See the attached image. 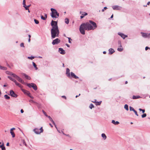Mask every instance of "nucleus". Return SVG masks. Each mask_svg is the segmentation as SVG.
Returning <instances> with one entry per match:
<instances>
[{"label": "nucleus", "mask_w": 150, "mask_h": 150, "mask_svg": "<svg viewBox=\"0 0 150 150\" xmlns=\"http://www.w3.org/2000/svg\"><path fill=\"white\" fill-rule=\"evenodd\" d=\"M90 23L87 22L86 23H82L81 25L79 30L80 33L83 35L85 34V30H93L97 27V25L94 22L89 21Z\"/></svg>", "instance_id": "obj_1"}, {"label": "nucleus", "mask_w": 150, "mask_h": 150, "mask_svg": "<svg viewBox=\"0 0 150 150\" xmlns=\"http://www.w3.org/2000/svg\"><path fill=\"white\" fill-rule=\"evenodd\" d=\"M51 25L52 27L51 30V38L53 39L56 37H59V32L57 21L52 20Z\"/></svg>", "instance_id": "obj_2"}, {"label": "nucleus", "mask_w": 150, "mask_h": 150, "mask_svg": "<svg viewBox=\"0 0 150 150\" xmlns=\"http://www.w3.org/2000/svg\"><path fill=\"white\" fill-rule=\"evenodd\" d=\"M52 13L51 14V17L53 18H57L59 16V13H58L56 10L53 8H51Z\"/></svg>", "instance_id": "obj_3"}, {"label": "nucleus", "mask_w": 150, "mask_h": 150, "mask_svg": "<svg viewBox=\"0 0 150 150\" xmlns=\"http://www.w3.org/2000/svg\"><path fill=\"white\" fill-rule=\"evenodd\" d=\"M10 74L13 77L15 78L19 82L23 84L24 83V81L22 80V79L20 78L18 76L12 73H11Z\"/></svg>", "instance_id": "obj_4"}, {"label": "nucleus", "mask_w": 150, "mask_h": 150, "mask_svg": "<svg viewBox=\"0 0 150 150\" xmlns=\"http://www.w3.org/2000/svg\"><path fill=\"white\" fill-rule=\"evenodd\" d=\"M27 86L29 87H33V88L35 90H36L37 89V87L36 85L33 83H28L27 84Z\"/></svg>", "instance_id": "obj_5"}, {"label": "nucleus", "mask_w": 150, "mask_h": 150, "mask_svg": "<svg viewBox=\"0 0 150 150\" xmlns=\"http://www.w3.org/2000/svg\"><path fill=\"white\" fill-rule=\"evenodd\" d=\"M9 95L12 97L14 98H16L17 96V95L12 90L10 91Z\"/></svg>", "instance_id": "obj_6"}, {"label": "nucleus", "mask_w": 150, "mask_h": 150, "mask_svg": "<svg viewBox=\"0 0 150 150\" xmlns=\"http://www.w3.org/2000/svg\"><path fill=\"white\" fill-rule=\"evenodd\" d=\"M60 40L58 38H57L54 40L52 42V44L53 45L57 44L60 43Z\"/></svg>", "instance_id": "obj_7"}, {"label": "nucleus", "mask_w": 150, "mask_h": 150, "mask_svg": "<svg viewBox=\"0 0 150 150\" xmlns=\"http://www.w3.org/2000/svg\"><path fill=\"white\" fill-rule=\"evenodd\" d=\"M141 33L142 34V36L144 38H150V36L149 35V34L144 33L142 32H141Z\"/></svg>", "instance_id": "obj_8"}, {"label": "nucleus", "mask_w": 150, "mask_h": 150, "mask_svg": "<svg viewBox=\"0 0 150 150\" xmlns=\"http://www.w3.org/2000/svg\"><path fill=\"white\" fill-rule=\"evenodd\" d=\"M112 8L114 10H120L121 9V7L118 6H113Z\"/></svg>", "instance_id": "obj_9"}, {"label": "nucleus", "mask_w": 150, "mask_h": 150, "mask_svg": "<svg viewBox=\"0 0 150 150\" xmlns=\"http://www.w3.org/2000/svg\"><path fill=\"white\" fill-rule=\"evenodd\" d=\"M33 131L36 134H40V133L39 132V129L38 128H35L33 130Z\"/></svg>", "instance_id": "obj_10"}, {"label": "nucleus", "mask_w": 150, "mask_h": 150, "mask_svg": "<svg viewBox=\"0 0 150 150\" xmlns=\"http://www.w3.org/2000/svg\"><path fill=\"white\" fill-rule=\"evenodd\" d=\"M59 51L60 53L62 54H65V51L62 48H59Z\"/></svg>", "instance_id": "obj_11"}, {"label": "nucleus", "mask_w": 150, "mask_h": 150, "mask_svg": "<svg viewBox=\"0 0 150 150\" xmlns=\"http://www.w3.org/2000/svg\"><path fill=\"white\" fill-rule=\"evenodd\" d=\"M47 117L49 118L50 120L52 122V123L55 125L56 128H57V127L55 125V123L53 121L52 118L49 116H47Z\"/></svg>", "instance_id": "obj_12"}, {"label": "nucleus", "mask_w": 150, "mask_h": 150, "mask_svg": "<svg viewBox=\"0 0 150 150\" xmlns=\"http://www.w3.org/2000/svg\"><path fill=\"white\" fill-rule=\"evenodd\" d=\"M118 35L121 36L123 39H124L126 37H127V35H125L122 33H118Z\"/></svg>", "instance_id": "obj_13"}, {"label": "nucleus", "mask_w": 150, "mask_h": 150, "mask_svg": "<svg viewBox=\"0 0 150 150\" xmlns=\"http://www.w3.org/2000/svg\"><path fill=\"white\" fill-rule=\"evenodd\" d=\"M66 74L67 75V76H68V77L70 76V70L69 69H67Z\"/></svg>", "instance_id": "obj_14"}, {"label": "nucleus", "mask_w": 150, "mask_h": 150, "mask_svg": "<svg viewBox=\"0 0 150 150\" xmlns=\"http://www.w3.org/2000/svg\"><path fill=\"white\" fill-rule=\"evenodd\" d=\"M71 75L72 77H73L75 79H78V78L77 76H76L75 74L72 72L71 73Z\"/></svg>", "instance_id": "obj_15"}, {"label": "nucleus", "mask_w": 150, "mask_h": 150, "mask_svg": "<svg viewBox=\"0 0 150 150\" xmlns=\"http://www.w3.org/2000/svg\"><path fill=\"white\" fill-rule=\"evenodd\" d=\"M22 75H23L25 77V78L26 79H27L29 80H30V78L29 76H28L27 75H26L24 73H22Z\"/></svg>", "instance_id": "obj_16"}, {"label": "nucleus", "mask_w": 150, "mask_h": 150, "mask_svg": "<svg viewBox=\"0 0 150 150\" xmlns=\"http://www.w3.org/2000/svg\"><path fill=\"white\" fill-rule=\"evenodd\" d=\"M109 53L110 54H112L115 52L114 50L112 48H110L109 50Z\"/></svg>", "instance_id": "obj_17"}, {"label": "nucleus", "mask_w": 150, "mask_h": 150, "mask_svg": "<svg viewBox=\"0 0 150 150\" xmlns=\"http://www.w3.org/2000/svg\"><path fill=\"white\" fill-rule=\"evenodd\" d=\"M23 92L25 94H26L28 96H29L30 95V93L28 91L24 90Z\"/></svg>", "instance_id": "obj_18"}, {"label": "nucleus", "mask_w": 150, "mask_h": 150, "mask_svg": "<svg viewBox=\"0 0 150 150\" xmlns=\"http://www.w3.org/2000/svg\"><path fill=\"white\" fill-rule=\"evenodd\" d=\"M140 98V96H132V98L133 99L139 98Z\"/></svg>", "instance_id": "obj_19"}, {"label": "nucleus", "mask_w": 150, "mask_h": 150, "mask_svg": "<svg viewBox=\"0 0 150 150\" xmlns=\"http://www.w3.org/2000/svg\"><path fill=\"white\" fill-rule=\"evenodd\" d=\"M112 122L115 125H118L119 123V122L118 121L115 122L114 120H112Z\"/></svg>", "instance_id": "obj_20"}, {"label": "nucleus", "mask_w": 150, "mask_h": 150, "mask_svg": "<svg viewBox=\"0 0 150 150\" xmlns=\"http://www.w3.org/2000/svg\"><path fill=\"white\" fill-rule=\"evenodd\" d=\"M102 137L104 139H105L106 138V136L105 134L103 133L101 134Z\"/></svg>", "instance_id": "obj_21"}, {"label": "nucleus", "mask_w": 150, "mask_h": 150, "mask_svg": "<svg viewBox=\"0 0 150 150\" xmlns=\"http://www.w3.org/2000/svg\"><path fill=\"white\" fill-rule=\"evenodd\" d=\"M8 78L11 80L12 81H13L14 82H16V80L12 78L10 76H8Z\"/></svg>", "instance_id": "obj_22"}, {"label": "nucleus", "mask_w": 150, "mask_h": 150, "mask_svg": "<svg viewBox=\"0 0 150 150\" xmlns=\"http://www.w3.org/2000/svg\"><path fill=\"white\" fill-rule=\"evenodd\" d=\"M6 68L4 67L1 66L0 65V69L4 70H6Z\"/></svg>", "instance_id": "obj_23"}, {"label": "nucleus", "mask_w": 150, "mask_h": 150, "mask_svg": "<svg viewBox=\"0 0 150 150\" xmlns=\"http://www.w3.org/2000/svg\"><path fill=\"white\" fill-rule=\"evenodd\" d=\"M10 133L12 135V137L13 138L15 137V134L14 132L13 131H10Z\"/></svg>", "instance_id": "obj_24"}, {"label": "nucleus", "mask_w": 150, "mask_h": 150, "mask_svg": "<svg viewBox=\"0 0 150 150\" xmlns=\"http://www.w3.org/2000/svg\"><path fill=\"white\" fill-rule=\"evenodd\" d=\"M65 22L66 24H68L69 23V20L67 18H66L65 20Z\"/></svg>", "instance_id": "obj_25"}, {"label": "nucleus", "mask_w": 150, "mask_h": 150, "mask_svg": "<svg viewBox=\"0 0 150 150\" xmlns=\"http://www.w3.org/2000/svg\"><path fill=\"white\" fill-rule=\"evenodd\" d=\"M124 108L127 110H129L128 106L127 105L125 104L124 106Z\"/></svg>", "instance_id": "obj_26"}, {"label": "nucleus", "mask_w": 150, "mask_h": 150, "mask_svg": "<svg viewBox=\"0 0 150 150\" xmlns=\"http://www.w3.org/2000/svg\"><path fill=\"white\" fill-rule=\"evenodd\" d=\"M33 64L34 67H35V69L36 70H37L38 68V67H37L36 65L35 64L34 62H33Z\"/></svg>", "instance_id": "obj_27"}, {"label": "nucleus", "mask_w": 150, "mask_h": 150, "mask_svg": "<svg viewBox=\"0 0 150 150\" xmlns=\"http://www.w3.org/2000/svg\"><path fill=\"white\" fill-rule=\"evenodd\" d=\"M4 97L6 99H9L10 98V97L8 96L7 95H5Z\"/></svg>", "instance_id": "obj_28"}, {"label": "nucleus", "mask_w": 150, "mask_h": 150, "mask_svg": "<svg viewBox=\"0 0 150 150\" xmlns=\"http://www.w3.org/2000/svg\"><path fill=\"white\" fill-rule=\"evenodd\" d=\"M14 83L17 86H18L19 87H21V85L19 83H18L16 81V82H15Z\"/></svg>", "instance_id": "obj_29"}, {"label": "nucleus", "mask_w": 150, "mask_h": 150, "mask_svg": "<svg viewBox=\"0 0 150 150\" xmlns=\"http://www.w3.org/2000/svg\"><path fill=\"white\" fill-rule=\"evenodd\" d=\"M117 50L120 52H121L123 50V49L122 48L118 47L117 48Z\"/></svg>", "instance_id": "obj_30"}, {"label": "nucleus", "mask_w": 150, "mask_h": 150, "mask_svg": "<svg viewBox=\"0 0 150 150\" xmlns=\"http://www.w3.org/2000/svg\"><path fill=\"white\" fill-rule=\"evenodd\" d=\"M129 110L130 111H133V112L135 110L134 108L131 106L129 107Z\"/></svg>", "instance_id": "obj_31"}, {"label": "nucleus", "mask_w": 150, "mask_h": 150, "mask_svg": "<svg viewBox=\"0 0 150 150\" xmlns=\"http://www.w3.org/2000/svg\"><path fill=\"white\" fill-rule=\"evenodd\" d=\"M1 149L2 150H5V147L4 146V143L3 145L1 147Z\"/></svg>", "instance_id": "obj_32"}, {"label": "nucleus", "mask_w": 150, "mask_h": 150, "mask_svg": "<svg viewBox=\"0 0 150 150\" xmlns=\"http://www.w3.org/2000/svg\"><path fill=\"white\" fill-rule=\"evenodd\" d=\"M146 116V113H144L142 115V118H144Z\"/></svg>", "instance_id": "obj_33"}, {"label": "nucleus", "mask_w": 150, "mask_h": 150, "mask_svg": "<svg viewBox=\"0 0 150 150\" xmlns=\"http://www.w3.org/2000/svg\"><path fill=\"white\" fill-rule=\"evenodd\" d=\"M34 21V22H35V23L36 24H38L39 23V22L38 20H37L35 19Z\"/></svg>", "instance_id": "obj_34"}, {"label": "nucleus", "mask_w": 150, "mask_h": 150, "mask_svg": "<svg viewBox=\"0 0 150 150\" xmlns=\"http://www.w3.org/2000/svg\"><path fill=\"white\" fill-rule=\"evenodd\" d=\"M82 15L83 16H86L88 15V14L86 13L85 12H82Z\"/></svg>", "instance_id": "obj_35"}, {"label": "nucleus", "mask_w": 150, "mask_h": 150, "mask_svg": "<svg viewBox=\"0 0 150 150\" xmlns=\"http://www.w3.org/2000/svg\"><path fill=\"white\" fill-rule=\"evenodd\" d=\"M42 112L43 113H44V114L46 116V117H47L48 116V115H47L46 114V112L44 110H42Z\"/></svg>", "instance_id": "obj_36"}, {"label": "nucleus", "mask_w": 150, "mask_h": 150, "mask_svg": "<svg viewBox=\"0 0 150 150\" xmlns=\"http://www.w3.org/2000/svg\"><path fill=\"white\" fill-rule=\"evenodd\" d=\"M28 58L29 59H32L34 58V57H32H32H28Z\"/></svg>", "instance_id": "obj_37"}, {"label": "nucleus", "mask_w": 150, "mask_h": 150, "mask_svg": "<svg viewBox=\"0 0 150 150\" xmlns=\"http://www.w3.org/2000/svg\"><path fill=\"white\" fill-rule=\"evenodd\" d=\"M89 107L91 109H92V108L94 107V106L93 104H91L90 105Z\"/></svg>", "instance_id": "obj_38"}, {"label": "nucleus", "mask_w": 150, "mask_h": 150, "mask_svg": "<svg viewBox=\"0 0 150 150\" xmlns=\"http://www.w3.org/2000/svg\"><path fill=\"white\" fill-rule=\"evenodd\" d=\"M107 8L106 7H104L103 9H102V11L103 12H104L105 10H106Z\"/></svg>", "instance_id": "obj_39"}, {"label": "nucleus", "mask_w": 150, "mask_h": 150, "mask_svg": "<svg viewBox=\"0 0 150 150\" xmlns=\"http://www.w3.org/2000/svg\"><path fill=\"white\" fill-rule=\"evenodd\" d=\"M40 130V133H41L43 132V129H42V127H41L40 128L39 130Z\"/></svg>", "instance_id": "obj_40"}, {"label": "nucleus", "mask_w": 150, "mask_h": 150, "mask_svg": "<svg viewBox=\"0 0 150 150\" xmlns=\"http://www.w3.org/2000/svg\"><path fill=\"white\" fill-rule=\"evenodd\" d=\"M41 18L43 20H45L46 19V18L44 17L43 16H41Z\"/></svg>", "instance_id": "obj_41"}, {"label": "nucleus", "mask_w": 150, "mask_h": 150, "mask_svg": "<svg viewBox=\"0 0 150 150\" xmlns=\"http://www.w3.org/2000/svg\"><path fill=\"white\" fill-rule=\"evenodd\" d=\"M4 143L3 142H2V143L0 142V147L3 146L4 144Z\"/></svg>", "instance_id": "obj_42"}, {"label": "nucleus", "mask_w": 150, "mask_h": 150, "mask_svg": "<svg viewBox=\"0 0 150 150\" xmlns=\"http://www.w3.org/2000/svg\"><path fill=\"white\" fill-rule=\"evenodd\" d=\"M118 44L119 45V47H122L121 42L120 41H118Z\"/></svg>", "instance_id": "obj_43"}, {"label": "nucleus", "mask_w": 150, "mask_h": 150, "mask_svg": "<svg viewBox=\"0 0 150 150\" xmlns=\"http://www.w3.org/2000/svg\"><path fill=\"white\" fill-rule=\"evenodd\" d=\"M23 5H25V0H23Z\"/></svg>", "instance_id": "obj_44"}, {"label": "nucleus", "mask_w": 150, "mask_h": 150, "mask_svg": "<svg viewBox=\"0 0 150 150\" xmlns=\"http://www.w3.org/2000/svg\"><path fill=\"white\" fill-rule=\"evenodd\" d=\"M20 46L21 47H24V43H21L20 44Z\"/></svg>", "instance_id": "obj_45"}, {"label": "nucleus", "mask_w": 150, "mask_h": 150, "mask_svg": "<svg viewBox=\"0 0 150 150\" xmlns=\"http://www.w3.org/2000/svg\"><path fill=\"white\" fill-rule=\"evenodd\" d=\"M134 112L135 113V115H136L137 116H138V114H137V111H136V110H134Z\"/></svg>", "instance_id": "obj_46"}, {"label": "nucleus", "mask_w": 150, "mask_h": 150, "mask_svg": "<svg viewBox=\"0 0 150 150\" xmlns=\"http://www.w3.org/2000/svg\"><path fill=\"white\" fill-rule=\"evenodd\" d=\"M101 102H97V103L96 104V105H100L101 104Z\"/></svg>", "instance_id": "obj_47"}, {"label": "nucleus", "mask_w": 150, "mask_h": 150, "mask_svg": "<svg viewBox=\"0 0 150 150\" xmlns=\"http://www.w3.org/2000/svg\"><path fill=\"white\" fill-rule=\"evenodd\" d=\"M15 129V128L13 127V128H11L10 129V131H13V130H14Z\"/></svg>", "instance_id": "obj_48"}, {"label": "nucleus", "mask_w": 150, "mask_h": 150, "mask_svg": "<svg viewBox=\"0 0 150 150\" xmlns=\"http://www.w3.org/2000/svg\"><path fill=\"white\" fill-rule=\"evenodd\" d=\"M148 49H150V48L149 47H145V50H147Z\"/></svg>", "instance_id": "obj_49"}, {"label": "nucleus", "mask_w": 150, "mask_h": 150, "mask_svg": "<svg viewBox=\"0 0 150 150\" xmlns=\"http://www.w3.org/2000/svg\"><path fill=\"white\" fill-rule=\"evenodd\" d=\"M68 38L69 39V43H71V42L70 41V40H71V38Z\"/></svg>", "instance_id": "obj_50"}, {"label": "nucleus", "mask_w": 150, "mask_h": 150, "mask_svg": "<svg viewBox=\"0 0 150 150\" xmlns=\"http://www.w3.org/2000/svg\"><path fill=\"white\" fill-rule=\"evenodd\" d=\"M29 97H30L32 99H33L34 98L33 97L31 96L30 95L29 96H28Z\"/></svg>", "instance_id": "obj_51"}, {"label": "nucleus", "mask_w": 150, "mask_h": 150, "mask_svg": "<svg viewBox=\"0 0 150 150\" xmlns=\"http://www.w3.org/2000/svg\"><path fill=\"white\" fill-rule=\"evenodd\" d=\"M29 101L30 102H32V103H34V102L32 100H30Z\"/></svg>", "instance_id": "obj_52"}, {"label": "nucleus", "mask_w": 150, "mask_h": 150, "mask_svg": "<svg viewBox=\"0 0 150 150\" xmlns=\"http://www.w3.org/2000/svg\"><path fill=\"white\" fill-rule=\"evenodd\" d=\"M21 113H23L24 112V111L23 109H21Z\"/></svg>", "instance_id": "obj_53"}, {"label": "nucleus", "mask_w": 150, "mask_h": 150, "mask_svg": "<svg viewBox=\"0 0 150 150\" xmlns=\"http://www.w3.org/2000/svg\"><path fill=\"white\" fill-rule=\"evenodd\" d=\"M84 16H80L81 18H82L84 17Z\"/></svg>", "instance_id": "obj_54"}, {"label": "nucleus", "mask_w": 150, "mask_h": 150, "mask_svg": "<svg viewBox=\"0 0 150 150\" xmlns=\"http://www.w3.org/2000/svg\"><path fill=\"white\" fill-rule=\"evenodd\" d=\"M45 18H47V15L46 14H45Z\"/></svg>", "instance_id": "obj_55"}, {"label": "nucleus", "mask_w": 150, "mask_h": 150, "mask_svg": "<svg viewBox=\"0 0 150 150\" xmlns=\"http://www.w3.org/2000/svg\"><path fill=\"white\" fill-rule=\"evenodd\" d=\"M23 144L25 145V146H26V144L25 143V141H23Z\"/></svg>", "instance_id": "obj_56"}, {"label": "nucleus", "mask_w": 150, "mask_h": 150, "mask_svg": "<svg viewBox=\"0 0 150 150\" xmlns=\"http://www.w3.org/2000/svg\"><path fill=\"white\" fill-rule=\"evenodd\" d=\"M142 111L143 113H144L145 111V110L143 109H142Z\"/></svg>", "instance_id": "obj_57"}, {"label": "nucleus", "mask_w": 150, "mask_h": 150, "mask_svg": "<svg viewBox=\"0 0 150 150\" xmlns=\"http://www.w3.org/2000/svg\"><path fill=\"white\" fill-rule=\"evenodd\" d=\"M25 8L26 10H27L28 9V7L27 6H26V7Z\"/></svg>", "instance_id": "obj_58"}, {"label": "nucleus", "mask_w": 150, "mask_h": 150, "mask_svg": "<svg viewBox=\"0 0 150 150\" xmlns=\"http://www.w3.org/2000/svg\"><path fill=\"white\" fill-rule=\"evenodd\" d=\"M6 146H9V143H8H8H7L6 144Z\"/></svg>", "instance_id": "obj_59"}, {"label": "nucleus", "mask_w": 150, "mask_h": 150, "mask_svg": "<svg viewBox=\"0 0 150 150\" xmlns=\"http://www.w3.org/2000/svg\"><path fill=\"white\" fill-rule=\"evenodd\" d=\"M139 110L140 111H142V109H141V108H139Z\"/></svg>", "instance_id": "obj_60"}, {"label": "nucleus", "mask_w": 150, "mask_h": 150, "mask_svg": "<svg viewBox=\"0 0 150 150\" xmlns=\"http://www.w3.org/2000/svg\"><path fill=\"white\" fill-rule=\"evenodd\" d=\"M62 97L65 98H66V97L65 96H62Z\"/></svg>", "instance_id": "obj_61"}, {"label": "nucleus", "mask_w": 150, "mask_h": 150, "mask_svg": "<svg viewBox=\"0 0 150 150\" xmlns=\"http://www.w3.org/2000/svg\"><path fill=\"white\" fill-rule=\"evenodd\" d=\"M30 38H29V39H28V41L29 42H30Z\"/></svg>", "instance_id": "obj_62"}, {"label": "nucleus", "mask_w": 150, "mask_h": 150, "mask_svg": "<svg viewBox=\"0 0 150 150\" xmlns=\"http://www.w3.org/2000/svg\"><path fill=\"white\" fill-rule=\"evenodd\" d=\"M150 3V2L149 1L147 3V4L148 5H149Z\"/></svg>", "instance_id": "obj_63"}, {"label": "nucleus", "mask_w": 150, "mask_h": 150, "mask_svg": "<svg viewBox=\"0 0 150 150\" xmlns=\"http://www.w3.org/2000/svg\"><path fill=\"white\" fill-rule=\"evenodd\" d=\"M66 45L68 47H69V45L67 44H66Z\"/></svg>", "instance_id": "obj_64"}]
</instances>
